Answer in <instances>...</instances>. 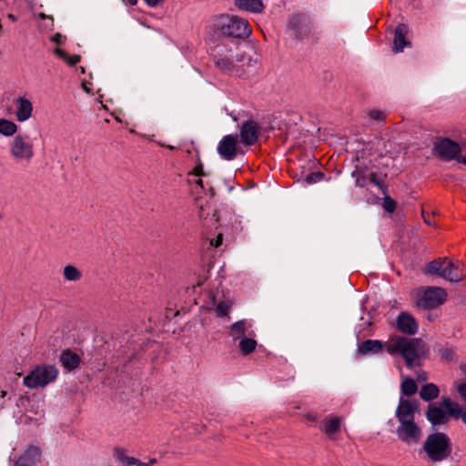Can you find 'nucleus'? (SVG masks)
<instances>
[{"label":"nucleus","mask_w":466,"mask_h":466,"mask_svg":"<svg viewBox=\"0 0 466 466\" xmlns=\"http://www.w3.org/2000/svg\"><path fill=\"white\" fill-rule=\"evenodd\" d=\"M421 340L419 339H409L399 337L387 346V351L393 355L400 353L405 360L406 366L410 369L417 365Z\"/></svg>","instance_id":"nucleus-1"},{"label":"nucleus","mask_w":466,"mask_h":466,"mask_svg":"<svg viewBox=\"0 0 466 466\" xmlns=\"http://www.w3.org/2000/svg\"><path fill=\"white\" fill-rule=\"evenodd\" d=\"M59 370L56 365L41 364L35 366L24 380V385L29 389L44 388L54 382Z\"/></svg>","instance_id":"nucleus-2"},{"label":"nucleus","mask_w":466,"mask_h":466,"mask_svg":"<svg viewBox=\"0 0 466 466\" xmlns=\"http://www.w3.org/2000/svg\"><path fill=\"white\" fill-rule=\"evenodd\" d=\"M423 450L431 461H441L451 454L450 439L442 432L430 434L424 442Z\"/></svg>","instance_id":"nucleus-3"},{"label":"nucleus","mask_w":466,"mask_h":466,"mask_svg":"<svg viewBox=\"0 0 466 466\" xmlns=\"http://www.w3.org/2000/svg\"><path fill=\"white\" fill-rule=\"evenodd\" d=\"M219 30L224 35L236 38H247L251 35L248 21L238 15H222Z\"/></svg>","instance_id":"nucleus-4"},{"label":"nucleus","mask_w":466,"mask_h":466,"mask_svg":"<svg viewBox=\"0 0 466 466\" xmlns=\"http://www.w3.org/2000/svg\"><path fill=\"white\" fill-rule=\"evenodd\" d=\"M9 154L16 163L30 162L35 156V149L29 136L16 134L9 143Z\"/></svg>","instance_id":"nucleus-5"},{"label":"nucleus","mask_w":466,"mask_h":466,"mask_svg":"<svg viewBox=\"0 0 466 466\" xmlns=\"http://www.w3.org/2000/svg\"><path fill=\"white\" fill-rule=\"evenodd\" d=\"M446 299L447 293L442 288H421L416 292V306L423 309H431L443 304Z\"/></svg>","instance_id":"nucleus-6"},{"label":"nucleus","mask_w":466,"mask_h":466,"mask_svg":"<svg viewBox=\"0 0 466 466\" xmlns=\"http://www.w3.org/2000/svg\"><path fill=\"white\" fill-rule=\"evenodd\" d=\"M218 153L228 161L233 160L238 154H243L242 149L238 146V135L224 136L218 145Z\"/></svg>","instance_id":"nucleus-7"},{"label":"nucleus","mask_w":466,"mask_h":466,"mask_svg":"<svg viewBox=\"0 0 466 466\" xmlns=\"http://www.w3.org/2000/svg\"><path fill=\"white\" fill-rule=\"evenodd\" d=\"M398 438L407 443H418L421 438V430L413 420L400 422L396 430Z\"/></svg>","instance_id":"nucleus-8"},{"label":"nucleus","mask_w":466,"mask_h":466,"mask_svg":"<svg viewBox=\"0 0 466 466\" xmlns=\"http://www.w3.org/2000/svg\"><path fill=\"white\" fill-rule=\"evenodd\" d=\"M289 27L297 38H304L311 33L312 22L308 15L296 14L290 17Z\"/></svg>","instance_id":"nucleus-9"},{"label":"nucleus","mask_w":466,"mask_h":466,"mask_svg":"<svg viewBox=\"0 0 466 466\" xmlns=\"http://www.w3.org/2000/svg\"><path fill=\"white\" fill-rule=\"evenodd\" d=\"M433 149L441 158L445 160L456 158L461 151L460 145L449 138L437 141Z\"/></svg>","instance_id":"nucleus-10"},{"label":"nucleus","mask_w":466,"mask_h":466,"mask_svg":"<svg viewBox=\"0 0 466 466\" xmlns=\"http://www.w3.org/2000/svg\"><path fill=\"white\" fill-rule=\"evenodd\" d=\"M259 133L260 126L252 119L247 120L240 127V142L247 147L253 146L257 143Z\"/></svg>","instance_id":"nucleus-11"},{"label":"nucleus","mask_w":466,"mask_h":466,"mask_svg":"<svg viewBox=\"0 0 466 466\" xmlns=\"http://www.w3.org/2000/svg\"><path fill=\"white\" fill-rule=\"evenodd\" d=\"M441 278L451 282L462 280L466 278V270L464 269L463 264L460 261L453 262L447 260Z\"/></svg>","instance_id":"nucleus-12"},{"label":"nucleus","mask_w":466,"mask_h":466,"mask_svg":"<svg viewBox=\"0 0 466 466\" xmlns=\"http://www.w3.org/2000/svg\"><path fill=\"white\" fill-rule=\"evenodd\" d=\"M417 408L418 404L416 401L400 398L395 412L399 422L413 420Z\"/></svg>","instance_id":"nucleus-13"},{"label":"nucleus","mask_w":466,"mask_h":466,"mask_svg":"<svg viewBox=\"0 0 466 466\" xmlns=\"http://www.w3.org/2000/svg\"><path fill=\"white\" fill-rule=\"evenodd\" d=\"M229 337L236 341L241 340L242 338H246L248 336H254V331L252 329V323L247 319H241L236 321L229 327Z\"/></svg>","instance_id":"nucleus-14"},{"label":"nucleus","mask_w":466,"mask_h":466,"mask_svg":"<svg viewBox=\"0 0 466 466\" xmlns=\"http://www.w3.org/2000/svg\"><path fill=\"white\" fill-rule=\"evenodd\" d=\"M40 461V448L31 445L18 457L14 466H35Z\"/></svg>","instance_id":"nucleus-15"},{"label":"nucleus","mask_w":466,"mask_h":466,"mask_svg":"<svg viewBox=\"0 0 466 466\" xmlns=\"http://www.w3.org/2000/svg\"><path fill=\"white\" fill-rule=\"evenodd\" d=\"M426 417L431 424L440 425L446 423L451 416L442 405L441 401L440 406L429 405Z\"/></svg>","instance_id":"nucleus-16"},{"label":"nucleus","mask_w":466,"mask_h":466,"mask_svg":"<svg viewBox=\"0 0 466 466\" xmlns=\"http://www.w3.org/2000/svg\"><path fill=\"white\" fill-rule=\"evenodd\" d=\"M398 329L405 334L414 335L418 330L416 319L407 312H401L397 318Z\"/></svg>","instance_id":"nucleus-17"},{"label":"nucleus","mask_w":466,"mask_h":466,"mask_svg":"<svg viewBox=\"0 0 466 466\" xmlns=\"http://www.w3.org/2000/svg\"><path fill=\"white\" fill-rule=\"evenodd\" d=\"M114 458L120 466H150L157 462L156 459H151L148 463L142 462L134 457L127 456L126 451L121 448L115 449Z\"/></svg>","instance_id":"nucleus-18"},{"label":"nucleus","mask_w":466,"mask_h":466,"mask_svg":"<svg viewBox=\"0 0 466 466\" xmlns=\"http://www.w3.org/2000/svg\"><path fill=\"white\" fill-rule=\"evenodd\" d=\"M15 116L19 122H25L31 117L33 112V105L29 99L19 96L15 99Z\"/></svg>","instance_id":"nucleus-19"},{"label":"nucleus","mask_w":466,"mask_h":466,"mask_svg":"<svg viewBox=\"0 0 466 466\" xmlns=\"http://www.w3.org/2000/svg\"><path fill=\"white\" fill-rule=\"evenodd\" d=\"M341 418L335 416H328L322 421L320 430L331 440L335 439V435L339 432L341 427Z\"/></svg>","instance_id":"nucleus-20"},{"label":"nucleus","mask_w":466,"mask_h":466,"mask_svg":"<svg viewBox=\"0 0 466 466\" xmlns=\"http://www.w3.org/2000/svg\"><path fill=\"white\" fill-rule=\"evenodd\" d=\"M409 32L408 25L405 24H400L394 33L393 39V51L398 53L403 51L405 46L410 45L409 41L406 40V35Z\"/></svg>","instance_id":"nucleus-21"},{"label":"nucleus","mask_w":466,"mask_h":466,"mask_svg":"<svg viewBox=\"0 0 466 466\" xmlns=\"http://www.w3.org/2000/svg\"><path fill=\"white\" fill-rule=\"evenodd\" d=\"M59 361L67 371H72L79 366L81 359L71 350H65L59 356Z\"/></svg>","instance_id":"nucleus-22"},{"label":"nucleus","mask_w":466,"mask_h":466,"mask_svg":"<svg viewBox=\"0 0 466 466\" xmlns=\"http://www.w3.org/2000/svg\"><path fill=\"white\" fill-rule=\"evenodd\" d=\"M442 405L448 410L451 418H461L462 422L466 425V410H463L459 403L451 400L450 398H444L442 400Z\"/></svg>","instance_id":"nucleus-23"},{"label":"nucleus","mask_w":466,"mask_h":466,"mask_svg":"<svg viewBox=\"0 0 466 466\" xmlns=\"http://www.w3.org/2000/svg\"><path fill=\"white\" fill-rule=\"evenodd\" d=\"M235 5L250 13H261L265 7L261 0H235Z\"/></svg>","instance_id":"nucleus-24"},{"label":"nucleus","mask_w":466,"mask_h":466,"mask_svg":"<svg viewBox=\"0 0 466 466\" xmlns=\"http://www.w3.org/2000/svg\"><path fill=\"white\" fill-rule=\"evenodd\" d=\"M383 349L381 341L377 339H367L359 345L358 350L361 355L377 354Z\"/></svg>","instance_id":"nucleus-25"},{"label":"nucleus","mask_w":466,"mask_h":466,"mask_svg":"<svg viewBox=\"0 0 466 466\" xmlns=\"http://www.w3.org/2000/svg\"><path fill=\"white\" fill-rule=\"evenodd\" d=\"M439 394V387L434 383H427L420 390V397L424 401H431L437 399Z\"/></svg>","instance_id":"nucleus-26"},{"label":"nucleus","mask_w":466,"mask_h":466,"mask_svg":"<svg viewBox=\"0 0 466 466\" xmlns=\"http://www.w3.org/2000/svg\"><path fill=\"white\" fill-rule=\"evenodd\" d=\"M251 337L252 336H248L239 340L238 349L240 354L243 356H248L254 352L258 346L257 340Z\"/></svg>","instance_id":"nucleus-27"},{"label":"nucleus","mask_w":466,"mask_h":466,"mask_svg":"<svg viewBox=\"0 0 466 466\" xmlns=\"http://www.w3.org/2000/svg\"><path fill=\"white\" fill-rule=\"evenodd\" d=\"M214 63L223 74L231 75L235 70V65L229 58L216 56Z\"/></svg>","instance_id":"nucleus-28"},{"label":"nucleus","mask_w":466,"mask_h":466,"mask_svg":"<svg viewBox=\"0 0 466 466\" xmlns=\"http://www.w3.org/2000/svg\"><path fill=\"white\" fill-rule=\"evenodd\" d=\"M63 277L67 281H79L82 277V271L71 264L66 265L63 268Z\"/></svg>","instance_id":"nucleus-29"},{"label":"nucleus","mask_w":466,"mask_h":466,"mask_svg":"<svg viewBox=\"0 0 466 466\" xmlns=\"http://www.w3.org/2000/svg\"><path fill=\"white\" fill-rule=\"evenodd\" d=\"M17 129V125L13 121L5 118L0 119V135L11 137L16 134Z\"/></svg>","instance_id":"nucleus-30"},{"label":"nucleus","mask_w":466,"mask_h":466,"mask_svg":"<svg viewBox=\"0 0 466 466\" xmlns=\"http://www.w3.org/2000/svg\"><path fill=\"white\" fill-rule=\"evenodd\" d=\"M418 390L415 380L411 378H405L400 384V391L402 395L412 396Z\"/></svg>","instance_id":"nucleus-31"},{"label":"nucleus","mask_w":466,"mask_h":466,"mask_svg":"<svg viewBox=\"0 0 466 466\" xmlns=\"http://www.w3.org/2000/svg\"><path fill=\"white\" fill-rule=\"evenodd\" d=\"M447 258L433 260L427 266V271L431 274L442 276Z\"/></svg>","instance_id":"nucleus-32"},{"label":"nucleus","mask_w":466,"mask_h":466,"mask_svg":"<svg viewBox=\"0 0 466 466\" xmlns=\"http://www.w3.org/2000/svg\"><path fill=\"white\" fill-rule=\"evenodd\" d=\"M54 52L61 59L65 60L69 66H75L81 60V56L79 55L69 56L65 50L61 48H56Z\"/></svg>","instance_id":"nucleus-33"},{"label":"nucleus","mask_w":466,"mask_h":466,"mask_svg":"<svg viewBox=\"0 0 466 466\" xmlns=\"http://www.w3.org/2000/svg\"><path fill=\"white\" fill-rule=\"evenodd\" d=\"M439 354L441 357V359L448 360V361H452L456 358V354H455L454 350L448 347L440 349Z\"/></svg>","instance_id":"nucleus-34"},{"label":"nucleus","mask_w":466,"mask_h":466,"mask_svg":"<svg viewBox=\"0 0 466 466\" xmlns=\"http://www.w3.org/2000/svg\"><path fill=\"white\" fill-rule=\"evenodd\" d=\"M382 207L388 213H392L397 207L396 201L389 196L383 198Z\"/></svg>","instance_id":"nucleus-35"},{"label":"nucleus","mask_w":466,"mask_h":466,"mask_svg":"<svg viewBox=\"0 0 466 466\" xmlns=\"http://www.w3.org/2000/svg\"><path fill=\"white\" fill-rule=\"evenodd\" d=\"M369 116L375 122L384 123L386 120V114L380 110H370L369 112Z\"/></svg>","instance_id":"nucleus-36"},{"label":"nucleus","mask_w":466,"mask_h":466,"mask_svg":"<svg viewBox=\"0 0 466 466\" xmlns=\"http://www.w3.org/2000/svg\"><path fill=\"white\" fill-rule=\"evenodd\" d=\"M324 177V173L320 172V171H318V172H311L309 173L306 178H305V182L307 184H313V183H317L320 180H322Z\"/></svg>","instance_id":"nucleus-37"},{"label":"nucleus","mask_w":466,"mask_h":466,"mask_svg":"<svg viewBox=\"0 0 466 466\" xmlns=\"http://www.w3.org/2000/svg\"><path fill=\"white\" fill-rule=\"evenodd\" d=\"M229 304L228 302H219L216 308V310L219 316H226L229 309Z\"/></svg>","instance_id":"nucleus-38"},{"label":"nucleus","mask_w":466,"mask_h":466,"mask_svg":"<svg viewBox=\"0 0 466 466\" xmlns=\"http://www.w3.org/2000/svg\"><path fill=\"white\" fill-rule=\"evenodd\" d=\"M456 390L461 399L466 402V382H461L456 385Z\"/></svg>","instance_id":"nucleus-39"},{"label":"nucleus","mask_w":466,"mask_h":466,"mask_svg":"<svg viewBox=\"0 0 466 466\" xmlns=\"http://www.w3.org/2000/svg\"><path fill=\"white\" fill-rule=\"evenodd\" d=\"M370 183L374 184L375 186L379 187L380 188H384V184L377 176L376 173H371L370 176Z\"/></svg>","instance_id":"nucleus-40"},{"label":"nucleus","mask_w":466,"mask_h":466,"mask_svg":"<svg viewBox=\"0 0 466 466\" xmlns=\"http://www.w3.org/2000/svg\"><path fill=\"white\" fill-rule=\"evenodd\" d=\"M222 240H223V235L221 233H219L215 239H212L210 241V245L215 248H218L222 244Z\"/></svg>","instance_id":"nucleus-41"},{"label":"nucleus","mask_w":466,"mask_h":466,"mask_svg":"<svg viewBox=\"0 0 466 466\" xmlns=\"http://www.w3.org/2000/svg\"><path fill=\"white\" fill-rule=\"evenodd\" d=\"M195 176H204L205 173H204V170H203V166L202 164H199L194 169H193V172H192Z\"/></svg>","instance_id":"nucleus-42"},{"label":"nucleus","mask_w":466,"mask_h":466,"mask_svg":"<svg viewBox=\"0 0 466 466\" xmlns=\"http://www.w3.org/2000/svg\"><path fill=\"white\" fill-rule=\"evenodd\" d=\"M422 217L426 224L430 226L434 225V221L432 220L431 217L429 214H426L424 210H422Z\"/></svg>","instance_id":"nucleus-43"},{"label":"nucleus","mask_w":466,"mask_h":466,"mask_svg":"<svg viewBox=\"0 0 466 466\" xmlns=\"http://www.w3.org/2000/svg\"><path fill=\"white\" fill-rule=\"evenodd\" d=\"M150 7L157 6L163 0H144Z\"/></svg>","instance_id":"nucleus-44"},{"label":"nucleus","mask_w":466,"mask_h":466,"mask_svg":"<svg viewBox=\"0 0 466 466\" xmlns=\"http://www.w3.org/2000/svg\"><path fill=\"white\" fill-rule=\"evenodd\" d=\"M417 380H421V381H425L428 380V375L425 371H420L417 374Z\"/></svg>","instance_id":"nucleus-45"},{"label":"nucleus","mask_w":466,"mask_h":466,"mask_svg":"<svg viewBox=\"0 0 466 466\" xmlns=\"http://www.w3.org/2000/svg\"><path fill=\"white\" fill-rule=\"evenodd\" d=\"M62 35L59 33H56L52 36L51 40L56 44H61Z\"/></svg>","instance_id":"nucleus-46"},{"label":"nucleus","mask_w":466,"mask_h":466,"mask_svg":"<svg viewBox=\"0 0 466 466\" xmlns=\"http://www.w3.org/2000/svg\"><path fill=\"white\" fill-rule=\"evenodd\" d=\"M460 370L466 376V362H462L460 364Z\"/></svg>","instance_id":"nucleus-47"},{"label":"nucleus","mask_w":466,"mask_h":466,"mask_svg":"<svg viewBox=\"0 0 466 466\" xmlns=\"http://www.w3.org/2000/svg\"><path fill=\"white\" fill-rule=\"evenodd\" d=\"M196 184L198 185L200 187H204V185H203V180L201 178H198L197 181H196Z\"/></svg>","instance_id":"nucleus-48"},{"label":"nucleus","mask_w":466,"mask_h":466,"mask_svg":"<svg viewBox=\"0 0 466 466\" xmlns=\"http://www.w3.org/2000/svg\"><path fill=\"white\" fill-rule=\"evenodd\" d=\"M307 419H308L309 420H316V416H315V415H313V414H308V415H307Z\"/></svg>","instance_id":"nucleus-49"},{"label":"nucleus","mask_w":466,"mask_h":466,"mask_svg":"<svg viewBox=\"0 0 466 466\" xmlns=\"http://www.w3.org/2000/svg\"><path fill=\"white\" fill-rule=\"evenodd\" d=\"M39 16H40V18H42V19H46V18H47V17H48V16H47L46 15H45L44 13L39 14Z\"/></svg>","instance_id":"nucleus-50"},{"label":"nucleus","mask_w":466,"mask_h":466,"mask_svg":"<svg viewBox=\"0 0 466 466\" xmlns=\"http://www.w3.org/2000/svg\"><path fill=\"white\" fill-rule=\"evenodd\" d=\"M357 185L360 187H363V184L360 183V179L358 178L356 181Z\"/></svg>","instance_id":"nucleus-51"},{"label":"nucleus","mask_w":466,"mask_h":466,"mask_svg":"<svg viewBox=\"0 0 466 466\" xmlns=\"http://www.w3.org/2000/svg\"><path fill=\"white\" fill-rule=\"evenodd\" d=\"M461 162L466 165V157H462Z\"/></svg>","instance_id":"nucleus-52"},{"label":"nucleus","mask_w":466,"mask_h":466,"mask_svg":"<svg viewBox=\"0 0 466 466\" xmlns=\"http://www.w3.org/2000/svg\"><path fill=\"white\" fill-rule=\"evenodd\" d=\"M1 394H2V397H5V394H6V392L3 390V391L1 392Z\"/></svg>","instance_id":"nucleus-53"},{"label":"nucleus","mask_w":466,"mask_h":466,"mask_svg":"<svg viewBox=\"0 0 466 466\" xmlns=\"http://www.w3.org/2000/svg\"><path fill=\"white\" fill-rule=\"evenodd\" d=\"M9 17L13 20H15V17L13 16V15H9Z\"/></svg>","instance_id":"nucleus-54"}]
</instances>
